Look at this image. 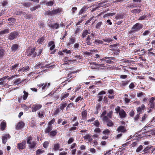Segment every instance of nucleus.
<instances>
[{
	"label": "nucleus",
	"instance_id": "51",
	"mask_svg": "<svg viewBox=\"0 0 155 155\" xmlns=\"http://www.w3.org/2000/svg\"><path fill=\"white\" fill-rule=\"evenodd\" d=\"M62 52L66 54H71V52L70 50H68L67 49L63 50Z\"/></svg>",
	"mask_w": 155,
	"mask_h": 155
},
{
	"label": "nucleus",
	"instance_id": "16",
	"mask_svg": "<svg viewBox=\"0 0 155 155\" xmlns=\"http://www.w3.org/2000/svg\"><path fill=\"white\" fill-rule=\"evenodd\" d=\"M5 50L0 45V60L3 58L5 54Z\"/></svg>",
	"mask_w": 155,
	"mask_h": 155
},
{
	"label": "nucleus",
	"instance_id": "11",
	"mask_svg": "<svg viewBox=\"0 0 155 155\" xmlns=\"http://www.w3.org/2000/svg\"><path fill=\"white\" fill-rule=\"evenodd\" d=\"M155 99L153 97H152L149 101V105L150 106V108L151 109H155V103L154 101Z\"/></svg>",
	"mask_w": 155,
	"mask_h": 155
},
{
	"label": "nucleus",
	"instance_id": "46",
	"mask_svg": "<svg viewBox=\"0 0 155 155\" xmlns=\"http://www.w3.org/2000/svg\"><path fill=\"white\" fill-rule=\"evenodd\" d=\"M68 81V82H69L71 81V80H69V78H68L67 79V80H65V81H64L63 82H62L61 84V86L62 85H63L62 86L64 87V86H65L66 84H67L68 82L67 81Z\"/></svg>",
	"mask_w": 155,
	"mask_h": 155
},
{
	"label": "nucleus",
	"instance_id": "63",
	"mask_svg": "<svg viewBox=\"0 0 155 155\" xmlns=\"http://www.w3.org/2000/svg\"><path fill=\"white\" fill-rule=\"evenodd\" d=\"M43 152V150L40 149H38L37 150L36 153V154H39L40 153H42Z\"/></svg>",
	"mask_w": 155,
	"mask_h": 155
},
{
	"label": "nucleus",
	"instance_id": "61",
	"mask_svg": "<svg viewBox=\"0 0 155 155\" xmlns=\"http://www.w3.org/2000/svg\"><path fill=\"white\" fill-rule=\"evenodd\" d=\"M31 5V4L28 2L24 3L23 4V5L24 6L27 7H29Z\"/></svg>",
	"mask_w": 155,
	"mask_h": 155
},
{
	"label": "nucleus",
	"instance_id": "4",
	"mask_svg": "<svg viewBox=\"0 0 155 155\" xmlns=\"http://www.w3.org/2000/svg\"><path fill=\"white\" fill-rule=\"evenodd\" d=\"M76 60H71L69 59V58L68 57H65L63 61L64 62L62 64L64 65H69L71 63H74L76 61Z\"/></svg>",
	"mask_w": 155,
	"mask_h": 155
},
{
	"label": "nucleus",
	"instance_id": "19",
	"mask_svg": "<svg viewBox=\"0 0 155 155\" xmlns=\"http://www.w3.org/2000/svg\"><path fill=\"white\" fill-rule=\"evenodd\" d=\"M29 144L28 147L31 150L34 149L36 145V143L35 141H33L32 142H30V143H28Z\"/></svg>",
	"mask_w": 155,
	"mask_h": 155
},
{
	"label": "nucleus",
	"instance_id": "5",
	"mask_svg": "<svg viewBox=\"0 0 155 155\" xmlns=\"http://www.w3.org/2000/svg\"><path fill=\"white\" fill-rule=\"evenodd\" d=\"M42 107V106L41 104H36L33 105L32 107L31 111L33 112H35L41 108Z\"/></svg>",
	"mask_w": 155,
	"mask_h": 155
},
{
	"label": "nucleus",
	"instance_id": "15",
	"mask_svg": "<svg viewBox=\"0 0 155 155\" xmlns=\"http://www.w3.org/2000/svg\"><path fill=\"white\" fill-rule=\"evenodd\" d=\"M120 117L121 118H124L127 117V114L124 111V110L122 109H121V111L119 113Z\"/></svg>",
	"mask_w": 155,
	"mask_h": 155
},
{
	"label": "nucleus",
	"instance_id": "47",
	"mask_svg": "<svg viewBox=\"0 0 155 155\" xmlns=\"http://www.w3.org/2000/svg\"><path fill=\"white\" fill-rule=\"evenodd\" d=\"M130 81V80L122 81L121 83V85L123 86H126L129 83Z\"/></svg>",
	"mask_w": 155,
	"mask_h": 155
},
{
	"label": "nucleus",
	"instance_id": "30",
	"mask_svg": "<svg viewBox=\"0 0 155 155\" xmlns=\"http://www.w3.org/2000/svg\"><path fill=\"white\" fill-rule=\"evenodd\" d=\"M50 85V84L49 83H46L45 84L44 83V85L42 87V90L44 91H45Z\"/></svg>",
	"mask_w": 155,
	"mask_h": 155
},
{
	"label": "nucleus",
	"instance_id": "56",
	"mask_svg": "<svg viewBox=\"0 0 155 155\" xmlns=\"http://www.w3.org/2000/svg\"><path fill=\"white\" fill-rule=\"evenodd\" d=\"M54 2L53 1H50L47 2L46 3V5L47 6H51L53 5Z\"/></svg>",
	"mask_w": 155,
	"mask_h": 155
},
{
	"label": "nucleus",
	"instance_id": "10",
	"mask_svg": "<svg viewBox=\"0 0 155 155\" xmlns=\"http://www.w3.org/2000/svg\"><path fill=\"white\" fill-rule=\"evenodd\" d=\"M23 93L24 94L23 95V96L19 97L18 98V101L19 102H20V101H21L22 98L24 100H26L28 95V93L27 92H26L25 90L24 91Z\"/></svg>",
	"mask_w": 155,
	"mask_h": 155
},
{
	"label": "nucleus",
	"instance_id": "34",
	"mask_svg": "<svg viewBox=\"0 0 155 155\" xmlns=\"http://www.w3.org/2000/svg\"><path fill=\"white\" fill-rule=\"evenodd\" d=\"M42 51V50L40 49H39L37 51H36L33 55V57H35L36 56H39L41 54Z\"/></svg>",
	"mask_w": 155,
	"mask_h": 155
},
{
	"label": "nucleus",
	"instance_id": "58",
	"mask_svg": "<svg viewBox=\"0 0 155 155\" xmlns=\"http://www.w3.org/2000/svg\"><path fill=\"white\" fill-rule=\"evenodd\" d=\"M24 15L25 17L28 19H30L32 17V15L31 14H26L25 13Z\"/></svg>",
	"mask_w": 155,
	"mask_h": 155
},
{
	"label": "nucleus",
	"instance_id": "43",
	"mask_svg": "<svg viewBox=\"0 0 155 155\" xmlns=\"http://www.w3.org/2000/svg\"><path fill=\"white\" fill-rule=\"evenodd\" d=\"M9 29H7L0 31V35H4L5 34H7L9 32Z\"/></svg>",
	"mask_w": 155,
	"mask_h": 155
},
{
	"label": "nucleus",
	"instance_id": "8",
	"mask_svg": "<svg viewBox=\"0 0 155 155\" xmlns=\"http://www.w3.org/2000/svg\"><path fill=\"white\" fill-rule=\"evenodd\" d=\"M76 41L75 38L74 37H71L70 38L69 40V42L67 44V45L69 48L72 46L71 44H74Z\"/></svg>",
	"mask_w": 155,
	"mask_h": 155
},
{
	"label": "nucleus",
	"instance_id": "39",
	"mask_svg": "<svg viewBox=\"0 0 155 155\" xmlns=\"http://www.w3.org/2000/svg\"><path fill=\"white\" fill-rule=\"evenodd\" d=\"M115 58L114 57H107V59H106L105 62L107 63L111 62V61L114 60Z\"/></svg>",
	"mask_w": 155,
	"mask_h": 155
},
{
	"label": "nucleus",
	"instance_id": "50",
	"mask_svg": "<svg viewBox=\"0 0 155 155\" xmlns=\"http://www.w3.org/2000/svg\"><path fill=\"white\" fill-rule=\"evenodd\" d=\"M44 111H41L39 112L38 113V116L40 118H42L44 117Z\"/></svg>",
	"mask_w": 155,
	"mask_h": 155
},
{
	"label": "nucleus",
	"instance_id": "33",
	"mask_svg": "<svg viewBox=\"0 0 155 155\" xmlns=\"http://www.w3.org/2000/svg\"><path fill=\"white\" fill-rule=\"evenodd\" d=\"M18 45L16 44H14L11 47V50L12 51H15L18 48Z\"/></svg>",
	"mask_w": 155,
	"mask_h": 155
},
{
	"label": "nucleus",
	"instance_id": "35",
	"mask_svg": "<svg viewBox=\"0 0 155 155\" xmlns=\"http://www.w3.org/2000/svg\"><path fill=\"white\" fill-rule=\"evenodd\" d=\"M45 38L42 37L39 38L37 41V42L39 44H41L42 43L44 42V41L45 40Z\"/></svg>",
	"mask_w": 155,
	"mask_h": 155
},
{
	"label": "nucleus",
	"instance_id": "52",
	"mask_svg": "<svg viewBox=\"0 0 155 155\" xmlns=\"http://www.w3.org/2000/svg\"><path fill=\"white\" fill-rule=\"evenodd\" d=\"M94 43H95L96 44L97 43L98 45L102 44L103 43V42L102 40L99 39H96L94 41Z\"/></svg>",
	"mask_w": 155,
	"mask_h": 155
},
{
	"label": "nucleus",
	"instance_id": "64",
	"mask_svg": "<svg viewBox=\"0 0 155 155\" xmlns=\"http://www.w3.org/2000/svg\"><path fill=\"white\" fill-rule=\"evenodd\" d=\"M32 139V137L31 136H29L27 139V143H30L31 142V140Z\"/></svg>",
	"mask_w": 155,
	"mask_h": 155
},
{
	"label": "nucleus",
	"instance_id": "27",
	"mask_svg": "<svg viewBox=\"0 0 155 155\" xmlns=\"http://www.w3.org/2000/svg\"><path fill=\"white\" fill-rule=\"evenodd\" d=\"M19 66V64H16L13 66H12L11 68H10V70L11 71H16L17 70V68Z\"/></svg>",
	"mask_w": 155,
	"mask_h": 155
},
{
	"label": "nucleus",
	"instance_id": "38",
	"mask_svg": "<svg viewBox=\"0 0 155 155\" xmlns=\"http://www.w3.org/2000/svg\"><path fill=\"white\" fill-rule=\"evenodd\" d=\"M141 11V10L140 9H136L132 10L131 12L133 14H136L137 13H139Z\"/></svg>",
	"mask_w": 155,
	"mask_h": 155
},
{
	"label": "nucleus",
	"instance_id": "53",
	"mask_svg": "<svg viewBox=\"0 0 155 155\" xmlns=\"http://www.w3.org/2000/svg\"><path fill=\"white\" fill-rule=\"evenodd\" d=\"M40 5H37V6H34L32 8H30V9L31 11H34L36 9L40 8Z\"/></svg>",
	"mask_w": 155,
	"mask_h": 155
},
{
	"label": "nucleus",
	"instance_id": "21",
	"mask_svg": "<svg viewBox=\"0 0 155 155\" xmlns=\"http://www.w3.org/2000/svg\"><path fill=\"white\" fill-rule=\"evenodd\" d=\"M117 130L120 132L125 133L127 131V130L124 127H119L117 128Z\"/></svg>",
	"mask_w": 155,
	"mask_h": 155
},
{
	"label": "nucleus",
	"instance_id": "57",
	"mask_svg": "<svg viewBox=\"0 0 155 155\" xmlns=\"http://www.w3.org/2000/svg\"><path fill=\"white\" fill-rule=\"evenodd\" d=\"M52 127H48L47 128H46V129L45 130V133H48L52 130Z\"/></svg>",
	"mask_w": 155,
	"mask_h": 155
},
{
	"label": "nucleus",
	"instance_id": "14",
	"mask_svg": "<svg viewBox=\"0 0 155 155\" xmlns=\"http://www.w3.org/2000/svg\"><path fill=\"white\" fill-rule=\"evenodd\" d=\"M11 137V136L9 134H6L2 137V143L5 144L7 141V139H9Z\"/></svg>",
	"mask_w": 155,
	"mask_h": 155
},
{
	"label": "nucleus",
	"instance_id": "31",
	"mask_svg": "<svg viewBox=\"0 0 155 155\" xmlns=\"http://www.w3.org/2000/svg\"><path fill=\"white\" fill-rule=\"evenodd\" d=\"M83 137L85 140H88L90 142H91L93 140L91 136L88 134H87L85 136H84Z\"/></svg>",
	"mask_w": 155,
	"mask_h": 155
},
{
	"label": "nucleus",
	"instance_id": "20",
	"mask_svg": "<svg viewBox=\"0 0 155 155\" xmlns=\"http://www.w3.org/2000/svg\"><path fill=\"white\" fill-rule=\"evenodd\" d=\"M92 40H91V39L89 35H88L86 38V43L87 45H90L92 44Z\"/></svg>",
	"mask_w": 155,
	"mask_h": 155
},
{
	"label": "nucleus",
	"instance_id": "13",
	"mask_svg": "<svg viewBox=\"0 0 155 155\" xmlns=\"http://www.w3.org/2000/svg\"><path fill=\"white\" fill-rule=\"evenodd\" d=\"M48 47H50L49 49L50 50H53L55 47L54 41H51L49 42L48 44Z\"/></svg>",
	"mask_w": 155,
	"mask_h": 155
},
{
	"label": "nucleus",
	"instance_id": "55",
	"mask_svg": "<svg viewBox=\"0 0 155 155\" xmlns=\"http://www.w3.org/2000/svg\"><path fill=\"white\" fill-rule=\"evenodd\" d=\"M74 104V103L72 102L70 103L66 107V110H68L69 109V108L72 107Z\"/></svg>",
	"mask_w": 155,
	"mask_h": 155
},
{
	"label": "nucleus",
	"instance_id": "54",
	"mask_svg": "<svg viewBox=\"0 0 155 155\" xmlns=\"http://www.w3.org/2000/svg\"><path fill=\"white\" fill-rule=\"evenodd\" d=\"M115 110L116 111L115 113L116 114L119 113L121 111L120 108L119 106H117V107L115 108Z\"/></svg>",
	"mask_w": 155,
	"mask_h": 155
},
{
	"label": "nucleus",
	"instance_id": "22",
	"mask_svg": "<svg viewBox=\"0 0 155 155\" xmlns=\"http://www.w3.org/2000/svg\"><path fill=\"white\" fill-rule=\"evenodd\" d=\"M49 26L51 27L52 28L58 29L59 27V24L55 23L54 24H51L49 25Z\"/></svg>",
	"mask_w": 155,
	"mask_h": 155
},
{
	"label": "nucleus",
	"instance_id": "2",
	"mask_svg": "<svg viewBox=\"0 0 155 155\" xmlns=\"http://www.w3.org/2000/svg\"><path fill=\"white\" fill-rule=\"evenodd\" d=\"M62 8H57L54 9L52 11L48 10L45 12L44 13L45 15L52 16L57 14H60L62 12Z\"/></svg>",
	"mask_w": 155,
	"mask_h": 155
},
{
	"label": "nucleus",
	"instance_id": "45",
	"mask_svg": "<svg viewBox=\"0 0 155 155\" xmlns=\"http://www.w3.org/2000/svg\"><path fill=\"white\" fill-rule=\"evenodd\" d=\"M151 147L152 146H148L146 147L142 150V152H150L149 150L151 148Z\"/></svg>",
	"mask_w": 155,
	"mask_h": 155
},
{
	"label": "nucleus",
	"instance_id": "37",
	"mask_svg": "<svg viewBox=\"0 0 155 155\" xmlns=\"http://www.w3.org/2000/svg\"><path fill=\"white\" fill-rule=\"evenodd\" d=\"M102 25H103V22L102 21H99L96 24L95 26L96 28L98 29H100Z\"/></svg>",
	"mask_w": 155,
	"mask_h": 155
},
{
	"label": "nucleus",
	"instance_id": "44",
	"mask_svg": "<svg viewBox=\"0 0 155 155\" xmlns=\"http://www.w3.org/2000/svg\"><path fill=\"white\" fill-rule=\"evenodd\" d=\"M15 14L16 15H24L25 14V12H22L20 11H16L15 12Z\"/></svg>",
	"mask_w": 155,
	"mask_h": 155
},
{
	"label": "nucleus",
	"instance_id": "29",
	"mask_svg": "<svg viewBox=\"0 0 155 155\" xmlns=\"http://www.w3.org/2000/svg\"><path fill=\"white\" fill-rule=\"evenodd\" d=\"M145 109V105L143 104H142L140 107H137V112H142L143 110H144Z\"/></svg>",
	"mask_w": 155,
	"mask_h": 155
},
{
	"label": "nucleus",
	"instance_id": "1",
	"mask_svg": "<svg viewBox=\"0 0 155 155\" xmlns=\"http://www.w3.org/2000/svg\"><path fill=\"white\" fill-rule=\"evenodd\" d=\"M113 113V111L111 110L108 113L107 115H106L107 111L106 110H104L102 112L100 117L102 119L103 122L104 124H106L107 126H113L114 125V123L110 119L112 118Z\"/></svg>",
	"mask_w": 155,
	"mask_h": 155
},
{
	"label": "nucleus",
	"instance_id": "9",
	"mask_svg": "<svg viewBox=\"0 0 155 155\" xmlns=\"http://www.w3.org/2000/svg\"><path fill=\"white\" fill-rule=\"evenodd\" d=\"M18 35V33L17 32L15 31L11 32L9 34L8 39L10 40H13L16 38Z\"/></svg>",
	"mask_w": 155,
	"mask_h": 155
},
{
	"label": "nucleus",
	"instance_id": "41",
	"mask_svg": "<svg viewBox=\"0 0 155 155\" xmlns=\"http://www.w3.org/2000/svg\"><path fill=\"white\" fill-rule=\"evenodd\" d=\"M57 133V130H55L54 131H52L50 132L49 134L50 136H55L56 135Z\"/></svg>",
	"mask_w": 155,
	"mask_h": 155
},
{
	"label": "nucleus",
	"instance_id": "28",
	"mask_svg": "<svg viewBox=\"0 0 155 155\" xmlns=\"http://www.w3.org/2000/svg\"><path fill=\"white\" fill-rule=\"evenodd\" d=\"M124 14H117L115 16V18L117 19H123L124 17Z\"/></svg>",
	"mask_w": 155,
	"mask_h": 155
},
{
	"label": "nucleus",
	"instance_id": "62",
	"mask_svg": "<svg viewBox=\"0 0 155 155\" xmlns=\"http://www.w3.org/2000/svg\"><path fill=\"white\" fill-rule=\"evenodd\" d=\"M150 33V31L149 30L145 31L142 34L143 36H146L149 35Z\"/></svg>",
	"mask_w": 155,
	"mask_h": 155
},
{
	"label": "nucleus",
	"instance_id": "12",
	"mask_svg": "<svg viewBox=\"0 0 155 155\" xmlns=\"http://www.w3.org/2000/svg\"><path fill=\"white\" fill-rule=\"evenodd\" d=\"M109 94L108 95V97L111 99H113L114 98V91L113 89H110L108 91Z\"/></svg>",
	"mask_w": 155,
	"mask_h": 155
},
{
	"label": "nucleus",
	"instance_id": "40",
	"mask_svg": "<svg viewBox=\"0 0 155 155\" xmlns=\"http://www.w3.org/2000/svg\"><path fill=\"white\" fill-rule=\"evenodd\" d=\"M60 148V145L59 143H56L54 145L53 149L54 151L58 150Z\"/></svg>",
	"mask_w": 155,
	"mask_h": 155
},
{
	"label": "nucleus",
	"instance_id": "49",
	"mask_svg": "<svg viewBox=\"0 0 155 155\" xmlns=\"http://www.w3.org/2000/svg\"><path fill=\"white\" fill-rule=\"evenodd\" d=\"M49 144V141H45L43 144V147L45 149L47 148Z\"/></svg>",
	"mask_w": 155,
	"mask_h": 155
},
{
	"label": "nucleus",
	"instance_id": "7",
	"mask_svg": "<svg viewBox=\"0 0 155 155\" xmlns=\"http://www.w3.org/2000/svg\"><path fill=\"white\" fill-rule=\"evenodd\" d=\"M26 142L25 140H23L21 143H18L17 144V148L19 150H23L25 148Z\"/></svg>",
	"mask_w": 155,
	"mask_h": 155
},
{
	"label": "nucleus",
	"instance_id": "18",
	"mask_svg": "<svg viewBox=\"0 0 155 155\" xmlns=\"http://www.w3.org/2000/svg\"><path fill=\"white\" fill-rule=\"evenodd\" d=\"M87 110H84V109L81 112V116L83 120H85L87 119Z\"/></svg>",
	"mask_w": 155,
	"mask_h": 155
},
{
	"label": "nucleus",
	"instance_id": "36",
	"mask_svg": "<svg viewBox=\"0 0 155 155\" xmlns=\"http://www.w3.org/2000/svg\"><path fill=\"white\" fill-rule=\"evenodd\" d=\"M143 147L142 145H140L137 149L136 152L137 153H140L141 152V151L143 150Z\"/></svg>",
	"mask_w": 155,
	"mask_h": 155
},
{
	"label": "nucleus",
	"instance_id": "17",
	"mask_svg": "<svg viewBox=\"0 0 155 155\" xmlns=\"http://www.w3.org/2000/svg\"><path fill=\"white\" fill-rule=\"evenodd\" d=\"M35 48H33L31 49H28L27 50V55L28 56H30L31 55L35 52L36 49Z\"/></svg>",
	"mask_w": 155,
	"mask_h": 155
},
{
	"label": "nucleus",
	"instance_id": "23",
	"mask_svg": "<svg viewBox=\"0 0 155 155\" xmlns=\"http://www.w3.org/2000/svg\"><path fill=\"white\" fill-rule=\"evenodd\" d=\"M29 70V66H27L25 67H24L22 68H20L18 70V71L20 72H24V71H27Z\"/></svg>",
	"mask_w": 155,
	"mask_h": 155
},
{
	"label": "nucleus",
	"instance_id": "6",
	"mask_svg": "<svg viewBox=\"0 0 155 155\" xmlns=\"http://www.w3.org/2000/svg\"><path fill=\"white\" fill-rule=\"evenodd\" d=\"M51 64H48L45 66H43V64L41 63H39L36 64L35 66V67L36 69H38L40 68L41 66V68H49L52 67V65H51Z\"/></svg>",
	"mask_w": 155,
	"mask_h": 155
},
{
	"label": "nucleus",
	"instance_id": "60",
	"mask_svg": "<svg viewBox=\"0 0 155 155\" xmlns=\"http://www.w3.org/2000/svg\"><path fill=\"white\" fill-rule=\"evenodd\" d=\"M74 139L73 137H70L68 141V143L70 144L74 141Z\"/></svg>",
	"mask_w": 155,
	"mask_h": 155
},
{
	"label": "nucleus",
	"instance_id": "48",
	"mask_svg": "<svg viewBox=\"0 0 155 155\" xmlns=\"http://www.w3.org/2000/svg\"><path fill=\"white\" fill-rule=\"evenodd\" d=\"M75 73V72H72L69 73V74H68V77H69L68 78H69V79L70 78H71V79L74 78L75 77L74 76H73V75H72L73 74H74Z\"/></svg>",
	"mask_w": 155,
	"mask_h": 155
},
{
	"label": "nucleus",
	"instance_id": "25",
	"mask_svg": "<svg viewBox=\"0 0 155 155\" xmlns=\"http://www.w3.org/2000/svg\"><path fill=\"white\" fill-rule=\"evenodd\" d=\"M89 7H87V6L84 5L83 7L81 9L79 12V14H81L85 11H86Z\"/></svg>",
	"mask_w": 155,
	"mask_h": 155
},
{
	"label": "nucleus",
	"instance_id": "42",
	"mask_svg": "<svg viewBox=\"0 0 155 155\" xmlns=\"http://www.w3.org/2000/svg\"><path fill=\"white\" fill-rule=\"evenodd\" d=\"M22 81H21V79L18 78L15 80L13 82V83L15 85H17L21 83Z\"/></svg>",
	"mask_w": 155,
	"mask_h": 155
},
{
	"label": "nucleus",
	"instance_id": "59",
	"mask_svg": "<svg viewBox=\"0 0 155 155\" xmlns=\"http://www.w3.org/2000/svg\"><path fill=\"white\" fill-rule=\"evenodd\" d=\"M55 121V119L54 118H53L51 121L48 123V126H51L53 124Z\"/></svg>",
	"mask_w": 155,
	"mask_h": 155
},
{
	"label": "nucleus",
	"instance_id": "26",
	"mask_svg": "<svg viewBox=\"0 0 155 155\" xmlns=\"http://www.w3.org/2000/svg\"><path fill=\"white\" fill-rule=\"evenodd\" d=\"M69 94L68 93H66V92H64L62 94V95L61 97V101L64 99L68 97Z\"/></svg>",
	"mask_w": 155,
	"mask_h": 155
},
{
	"label": "nucleus",
	"instance_id": "32",
	"mask_svg": "<svg viewBox=\"0 0 155 155\" xmlns=\"http://www.w3.org/2000/svg\"><path fill=\"white\" fill-rule=\"evenodd\" d=\"M67 103L65 102L61 103L60 104V107L59 108L60 110L63 111L64 108L67 106Z\"/></svg>",
	"mask_w": 155,
	"mask_h": 155
},
{
	"label": "nucleus",
	"instance_id": "3",
	"mask_svg": "<svg viewBox=\"0 0 155 155\" xmlns=\"http://www.w3.org/2000/svg\"><path fill=\"white\" fill-rule=\"evenodd\" d=\"M143 27V25L142 24L137 23L133 26L131 28V30H132L129 31V33L131 34L137 32L141 29Z\"/></svg>",
	"mask_w": 155,
	"mask_h": 155
},
{
	"label": "nucleus",
	"instance_id": "24",
	"mask_svg": "<svg viewBox=\"0 0 155 155\" xmlns=\"http://www.w3.org/2000/svg\"><path fill=\"white\" fill-rule=\"evenodd\" d=\"M88 34H89V33L88 32L87 30H85L82 32V35L81 36V38L82 39L86 37Z\"/></svg>",
	"mask_w": 155,
	"mask_h": 155
}]
</instances>
